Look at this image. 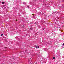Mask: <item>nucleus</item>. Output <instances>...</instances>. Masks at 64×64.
Masks as SVG:
<instances>
[{
	"label": "nucleus",
	"instance_id": "f257e3e1",
	"mask_svg": "<svg viewBox=\"0 0 64 64\" xmlns=\"http://www.w3.org/2000/svg\"><path fill=\"white\" fill-rule=\"evenodd\" d=\"M2 4H5V2H2Z\"/></svg>",
	"mask_w": 64,
	"mask_h": 64
},
{
	"label": "nucleus",
	"instance_id": "f03ea898",
	"mask_svg": "<svg viewBox=\"0 0 64 64\" xmlns=\"http://www.w3.org/2000/svg\"><path fill=\"white\" fill-rule=\"evenodd\" d=\"M15 2H16V3H17V0H15Z\"/></svg>",
	"mask_w": 64,
	"mask_h": 64
},
{
	"label": "nucleus",
	"instance_id": "7ed1b4c3",
	"mask_svg": "<svg viewBox=\"0 0 64 64\" xmlns=\"http://www.w3.org/2000/svg\"><path fill=\"white\" fill-rule=\"evenodd\" d=\"M36 0H34L33 1V2L34 3V2H36Z\"/></svg>",
	"mask_w": 64,
	"mask_h": 64
},
{
	"label": "nucleus",
	"instance_id": "20e7f679",
	"mask_svg": "<svg viewBox=\"0 0 64 64\" xmlns=\"http://www.w3.org/2000/svg\"><path fill=\"white\" fill-rule=\"evenodd\" d=\"M23 4H24V5H25V4H26V3L25 2H23Z\"/></svg>",
	"mask_w": 64,
	"mask_h": 64
},
{
	"label": "nucleus",
	"instance_id": "39448f33",
	"mask_svg": "<svg viewBox=\"0 0 64 64\" xmlns=\"http://www.w3.org/2000/svg\"><path fill=\"white\" fill-rule=\"evenodd\" d=\"M57 13V12H54V14H55V13Z\"/></svg>",
	"mask_w": 64,
	"mask_h": 64
},
{
	"label": "nucleus",
	"instance_id": "423d86ee",
	"mask_svg": "<svg viewBox=\"0 0 64 64\" xmlns=\"http://www.w3.org/2000/svg\"><path fill=\"white\" fill-rule=\"evenodd\" d=\"M30 30H33V28H31L30 29Z\"/></svg>",
	"mask_w": 64,
	"mask_h": 64
},
{
	"label": "nucleus",
	"instance_id": "0eeeda50",
	"mask_svg": "<svg viewBox=\"0 0 64 64\" xmlns=\"http://www.w3.org/2000/svg\"><path fill=\"white\" fill-rule=\"evenodd\" d=\"M56 58L55 57H54L53 58V59H55Z\"/></svg>",
	"mask_w": 64,
	"mask_h": 64
},
{
	"label": "nucleus",
	"instance_id": "6e6552de",
	"mask_svg": "<svg viewBox=\"0 0 64 64\" xmlns=\"http://www.w3.org/2000/svg\"><path fill=\"white\" fill-rule=\"evenodd\" d=\"M42 30H45V28H42Z\"/></svg>",
	"mask_w": 64,
	"mask_h": 64
},
{
	"label": "nucleus",
	"instance_id": "1a4fd4ad",
	"mask_svg": "<svg viewBox=\"0 0 64 64\" xmlns=\"http://www.w3.org/2000/svg\"><path fill=\"white\" fill-rule=\"evenodd\" d=\"M28 8H30V7H29V6H28Z\"/></svg>",
	"mask_w": 64,
	"mask_h": 64
},
{
	"label": "nucleus",
	"instance_id": "9d476101",
	"mask_svg": "<svg viewBox=\"0 0 64 64\" xmlns=\"http://www.w3.org/2000/svg\"><path fill=\"white\" fill-rule=\"evenodd\" d=\"M5 49H7V47H5L4 48Z\"/></svg>",
	"mask_w": 64,
	"mask_h": 64
},
{
	"label": "nucleus",
	"instance_id": "9b49d317",
	"mask_svg": "<svg viewBox=\"0 0 64 64\" xmlns=\"http://www.w3.org/2000/svg\"><path fill=\"white\" fill-rule=\"evenodd\" d=\"M3 35V34H2L1 35V36H2Z\"/></svg>",
	"mask_w": 64,
	"mask_h": 64
},
{
	"label": "nucleus",
	"instance_id": "f8f14e48",
	"mask_svg": "<svg viewBox=\"0 0 64 64\" xmlns=\"http://www.w3.org/2000/svg\"><path fill=\"white\" fill-rule=\"evenodd\" d=\"M44 16H45V17H46V15H45V14H44Z\"/></svg>",
	"mask_w": 64,
	"mask_h": 64
},
{
	"label": "nucleus",
	"instance_id": "ddd939ff",
	"mask_svg": "<svg viewBox=\"0 0 64 64\" xmlns=\"http://www.w3.org/2000/svg\"><path fill=\"white\" fill-rule=\"evenodd\" d=\"M35 14H33L32 15V16H34Z\"/></svg>",
	"mask_w": 64,
	"mask_h": 64
},
{
	"label": "nucleus",
	"instance_id": "4468645a",
	"mask_svg": "<svg viewBox=\"0 0 64 64\" xmlns=\"http://www.w3.org/2000/svg\"><path fill=\"white\" fill-rule=\"evenodd\" d=\"M36 24V22H35L34 24Z\"/></svg>",
	"mask_w": 64,
	"mask_h": 64
},
{
	"label": "nucleus",
	"instance_id": "2eb2a0df",
	"mask_svg": "<svg viewBox=\"0 0 64 64\" xmlns=\"http://www.w3.org/2000/svg\"><path fill=\"white\" fill-rule=\"evenodd\" d=\"M62 2H64V0H62Z\"/></svg>",
	"mask_w": 64,
	"mask_h": 64
},
{
	"label": "nucleus",
	"instance_id": "dca6fc26",
	"mask_svg": "<svg viewBox=\"0 0 64 64\" xmlns=\"http://www.w3.org/2000/svg\"><path fill=\"white\" fill-rule=\"evenodd\" d=\"M18 21V20H16V21Z\"/></svg>",
	"mask_w": 64,
	"mask_h": 64
},
{
	"label": "nucleus",
	"instance_id": "f3484780",
	"mask_svg": "<svg viewBox=\"0 0 64 64\" xmlns=\"http://www.w3.org/2000/svg\"><path fill=\"white\" fill-rule=\"evenodd\" d=\"M39 48V46H38V48Z\"/></svg>",
	"mask_w": 64,
	"mask_h": 64
},
{
	"label": "nucleus",
	"instance_id": "a211bd4d",
	"mask_svg": "<svg viewBox=\"0 0 64 64\" xmlns=\"http://www.w3.org/2000/svg\"><path fill=\"white\" fill-rule=\"evenodd\" d=\"M46 4H44V6H46Z\"/></svg>",
	"mask_w": 64,
	"mask_h": 64
},
{
	"label": "nucleus",
	"instance_id": "6ab92c4d",
	"mask_svg": "<svg viewBox=\"0 0 64 64\" xmlns=\"http://www.w3.org/2000/svg\"><path fill=\"white\" fill-rule=\"evenodd\" d=\"M26 36H28V34H26Z\"/></svg>",
	"mask_w": 64,
	"mask_h": 64
},
{
	"label": "nucleus",
	"instance_id": "aec40b11",
	"mask_svg": "<svg viewBox=\"0 0 64 64\" xmlns=\"http://www.w3.org/2000/svg\"><path fill=\"white\" fill-rule=\"evenodd\" d=\"M63 46H64V43L63 44Z\"/></svg>",
	"mask_w": 64,
	"mask_h": 64
},
{
	"label": "nucleus",
	"instance_id": "412c9836",
	"mask_svg": "<svg viewBox=\"0 0 64 64\" xmlns=\"http://www.w3.org/2000/svg\"><path fill=\"white\" fill-rule=\"evenodd\" d=\"M18 40H20V39H19V38H18Z\"/></svg>",
	"mask_w": 64,
	"mask_h": 64
},
{
	"label": "nucleus",
	"instance_id": "4be33fe9",
	"mask_svg": "<svg viewBox=\"0 0 64 64\" xmlns=\"http://www.w3.org/2000/svg\"><path fill=\"white\" fill-rule=\"evenodd\" d=\"M0 3H1V2H0Z\"/></svg>",
	"mask_w": 64,
	"mask_h": 64
},
{
	"label": "nucleus",
	"instance_id": "5701e85b",
	"mask_svg": "<svg viewBox=\"0 0 64 64\" xmlns=\"http://www.w3.org/2000/svg\"><path fill=\"white\" fill-rule=\"evenodd\" d=\"M36 47H38V46H36Z\"/></svg>",
	"mask_w": 64,
	"mask_h": 64
},
{
	"label": "nucleus",
	"instance_id": "b1692460",
	"mask_svg": "<svg viewBox=\"0 0 64 64\" xmlns=\"http://www.w3.org/2000/svg\"><path fill=\"white\" fill-rule=\"evenodd\" d=\"M1 13V12H0V14Z\"/></svg>",
	"mask_w": 64,
	"mask_h": 64
},
{
	"label": "nucleus",
	"instance_id": "393cba45",
	"mask_svg": "<svg viewBox=\"0 0 64 64\" xmlns=\"http://www.w3.org/2000/svg\"><path fill=\"white\" fill-rule=\"evenodd\" d=\"M8 8V9H9V8Z\"/></svg>",
	"mask_w": 64,
	"mask_h": 64
},
{
	"label": "nucleus",
	"instance_id": "a878e982",
	"mask_svg": "<svg viewBox=\"0 0 64 64\" xmlns=\"http://www.w3.org/2000/svg\"><path fill=\"white\" fill-rule=\"evenodd\" d=\"M2 22V23H3V22Z\"/></svg>",
	"mask_w": 64,
	"mask_h": 64
}]
</instances>
